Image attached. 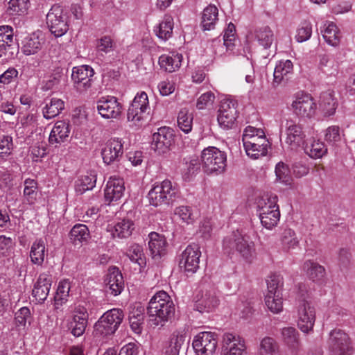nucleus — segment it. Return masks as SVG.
Instances as JSON below:
<instances>
[{
  "label": "nucleus",
  "mask_w": 355,
  "mask_h": 355,
  "mask_svg": "<svg viewBox=\"0 0 355 355\" xmlns=\"http://www.w3.org/2000/svg\"><path fill=\"white\" fill-rule=\"evenodd\" d=\"M123 154V143L122 139L119 138H112L108 140L101 150V155L106 164L119 161Z\"/></svg>",
  "instance_id": "nucleus-18"
},
{
  "label": "nucleus",
  "mask_w": 355,
  "mask_h": 355,
  "mask_svg": "<svg viewBox=\"0 0 355 355\" xmlns=\"http://www.w3.org/2000/svg\"><path fill=\"white\" fill-rule=\"evenodd\" d=\"M259 216L265 215L275 209H279L276 196H263L257 202Z\"/></svg>",
  "instance_id": "nucleus-45"
},
{
  "label": "nucleus",
  "mask_w": 355,
  "mask_h": 355,
  "mask_svg": "<svg viewBox=\"0 0 355 355\" xmlns=\"http://www.w3.org/2000/svg\"><path fill=\"white\" fill-rule=\"evenodd\" d=\"M89 236V230L87 227L83 224L75 225L71 230L69 234L71 241L75 244L86 241Z\"/></svg>",
  "instance_id": "nucleus-48"
},
{
  "label": "nucleus",
  "mask_w": 355,
  "mask_h": 355,
  "mask_svg": "<svg viewBox=\"0 0 355 355\" xmlns=\"http://www.w3.org/2000/svg\"><path fill=\"white\" fill-rule=\"evenodd\" d=\"M182 59V55L178 53L164 54L159 58V64L165 71L172 73L181 67Z\"/></svg>",
  "instance_id": "nucleus-28"
},
{
  "label": "nucleus",
  "mask_w": 355,
  "mask_h": 355,
  "mask_svg": "<svg viewBox=\"0 0 355 355\" xmlns=\"http://www.w3.org/2000/svg\"><path fill=\"white\" fill-rule=\"evenodd\" d=\"M201 164L207 173H221L227 166L226 154L214 146L206 148L201 154Z\"/></svg>",
  "instance_id": "nucleus-4"
},
{
  "label": "nucleus",
  "mask_w": 355,
  "mask_h": 355,
  "mask_svg": "<svg viewBox=\"0 0 355 355\" xmlns=\"http://www.w3.org/2000/svg\"><path fill=\"white\" fill-rule=\"evenodd\" d=\"M94 69L89 65L75 67L72 69L71 79L80 92L87 90L91 87Z\"/></svg>",
  "instance_id": "nucleus-17"
},
{
  "label": "nucleus",
  "mask_w": 355,
  "mask_h": 355,
  "mask_svg": "<svg viewBox=\"0 0 355 355\" xmlns=\"http://www.w3.org/2000/svg\"><path fill=\"white\" fill-rule=\"evenodd\" d=\"M219 299L214 290L207 291L202 294L195 305L196 309L200 312H211L219 305Z\"/></svg>",
  "instance_id": "nucleus-25"
},
{
  "label": "nucleus",
  "mask_w": 355,
  "mask_h": 355,
  "mask_svg": "<svg viewBox=\"0 0 355 355\" xmlns=\"http://www.w3.org/2000/svg\"><path fill=\"white\" fill-rule=\"evenodd\" d=\"M134 228V223L131 220L123 219L115 224L112 234L114 238L125 239L132 234Z\"/></svg>",
  "instance_id": "nucleus-39"
},
{
  "label": "nucleus",
  "mask_w": 355,
  "mask_h": 355,
  "mask_svg": "<svg viewBox=\"0 0 355 355\" xmlns=\"http://www.w3.org/2000/svg\"><path fill=\"white\" fill-rule=\"evenodd\" d=\"M336 105L337 103L332 92L327 91L321 94L319 107L324 116L333 115L336 110Z\"/></svg>",
  "instance_id": "nucleus-34"
},
{
  "label": "nucleus",
  "mask_w": 355,
  "mask_h": 355,
  "mask_svg": "<svg viewBox=\"0 0 355 355\" xmlns=\"http://www.w3.org/2000/svg\"><path fill=\"white\" fill-rule=\"evenodd\" d=\"M105 282L110 293L114 296L121 294L124 288L123 277L121 271L116 267L109 268Z\"/></svg>",
  "instance_id": "nucleus-23"
},
{
  "label": "nucleus",
  "mask_w": 355,
  "mask_h": 355,
  "mask_svg": "<svg viewBox=\"0 0 355 355\" xmlns=\"http://www.w3.org/2000/svg\"><path fill=\"white\" fill-rule=\"evenodd\" d=\"M15 323L18 327H22L23 328H25L27 323L31 324L32 316L30 309L26 306H24L19 309L15 313Z\"/></svg>",
  "instance_id": "nucleus-60"
},
{
  "label": "nucleus",
  "mask_w": 355,
  "mask_h": 355,
  "mask_svg": "<svg viewBox=\"0 0 355 355\" xmlns=\"http://www.w3.org/2000/svg\"><path fill=\"white\" fill-rule=\"evenodd\" d=\"M254 39L263 49H269L275 40L273 31L269 26L257 28L254 32Z\"/></svg>",
  "instance_id": "nucleus-32"
},
{
  "label": "nucleus",
  "mask_w": 355,
  "mask_h": 355,
  "mask_svg": "<svg viewBox=\"0 0 355 355\" xmlns=\"http://www.w3.org/2000/svg\"><path fill=\"white\" fill-rule=\"evenodd\" d=\"M125 186L123 179L111 177L105 189V200L110 204L120 200L124 194Z\"/></svg>",
  "instance_id": "nucleus-22"
},
{
  "label": "nucleus",
  "mask_w": 355,
  "mask_h": 355,
  "mask_svg": "<svg viewBox=\"0 0 355 355\" xmlns=\"http://www.w3.org/2000/svg\"><path fill=\"white\" fill-rule=\"evenodd\" d=\"M70 288L71 286L69 280L61 281L57 288L55 300L56 302L60 301L61 304L65 302L69 295Z\"/></svg>",
  "instance_id": "nucleus-62"
},
{
  "label": "nucleus",
  "mask_w": 355,
  "mask_h": 355,
  "mask_svg": "<svg viewBox=\"0 0 355 355\" xmlns=\"http://www.w3.org/2000/svg\"><path fill=\"white\" fill-rule=\"evenodd\" d=\"M51 275L40 274L33 289V295L38 303H42L47 298L51 286Z\"/></svg>",
  "instance_id": "nucleus-24"
},
{
  "label": "nucleus",
  "mask_w": 355,
  "mask_h": 355,
  "mask_svg": "<svg viewBox=\"0 0 355 355\" xmlns=\"http://www.w3.org/2000/svg\"><path fill=\"white\" fill-rule=\"evenodd\" d=\"M143 311L144 309L140 307L139 309H137L136 311H132L129 315L130 327L132 330L135 334H141L143 329V324L144 320Z\"/></svg>",
  "instance_id": "nucleus-51"
},
{
  "label": "nucleus",
  "mask_w": 355,
  "mask_h": 355,
  "mask_svg": "<svg viewBox=\"0 0 355 355\" xmlns=\"http://www.w3.org/2000/svg\"><path fill=\"white\" fill-rule=\"evenodd\" d=\"M148 237V247L153 257L162 255L166 246V241L164 236L153 232L149 234Z\"/></svg>",
  "instance_id": "nucleus-33"
},
{
  "label": "nucleus",
  "mask_w": 355,
  "mask_h": 355,
  "mask_svg": "<svg viewBox=\"0 0 355 355\" xmlns=\"http://www.w3.org/2000/svg\"><path fill=\"white\" fill-rule=\"evenodd\" d=\"M293 65L291 60H282L276 65L274 71V79L272 85L277 87L284 80H287L293 73Z\"/></svg>",
  "instance_id": "nucleus-30"
},
{
  "label": "nucleus",
  "mask_w": 355,
  "mask_h": 355,
  "mask_svg": "<svg viewBox=\"0 0 355 355\" xmlns=\"http://www.w3.org/2000/svg\"><path fill=\"white\" fill-rule=\"evenodd\" d=\"M96 182V176L94 173L89 172L81 175L76 181L75 189L76 193L83 194L85 191L92 189Z\"/></svg>",
  "instance_id": "nucleus-40"
},
{
  "label": "nucleus",
  "mask_w": 355,
  "mask_h": 355,
  "mask_svg": "<svg viewBox=\"0 0 355 355\" xmlns=\"http://www.w3.org/2000/svg\"><path fill=\"white\" fill-rule=\"evenodd\" d=\"M127 256L131 261L138 263L141 266L144 263L143 248L138 244H133L130 246L127 252Z\"/></svg>",
  "instance_id": "nucleus-58"
},
{
  "label": "nucleus",
  "mask_w": 355,
  "mask_h": 355,
  "mask_svg": "<svg viewBox=\"0 0 355 355\" xmlns=\"http://www.w3.org/2000/svg\"><path fill=\"white\" fill-rule=\"evenodd\" d=\"M173 141V130L168 127H161L153 135L151 148L157 154H164L170 150Z\"/></svg>",
  "instance_id": "nucleus-15"
},
{
  "label": "nucleus",
  "mask_w": 355,
  "mask_h": 355,
  "mask_svg": "<svg viewBox=\"0 0 355 355\" xmlns=\"http://www.w3.org/2000/svg\"><path fill=\"white\" fill-rule=\"evenodd\" d=\"M44 41V35L42 31L33 32L23 40L21 51L26 55H34L42 49Z\"/></svg>",
  "instance_id": "nucleus-21"
},
{
  "label": "nucleus",
  "mask_w": 355,
  "mask_h": 355,
  "mask_svg": "<svg viewBox=\"0 0 355 355\" xmlns=\"http://www.w3.org/2000/svg\"><path fill=\"white\" fill-rule=\"evenodd\" d=\"M260 355H276L279 352V345L275 338L265 336L260 340L258 347Z\"/></svg>",
  "instance_id": "nucleus-44"
},
{
  "label": "nucleus",
  "mask_w": 355,
  "mask_h": 355,
  "mask_svg": "<svg viewBox=\"0 0 355 355\" xmlns=\"http://www.w3.org/2000/svg\"><path fill=\"white\" fill-rule=\"evenodd\" d=\"M265 304L272 313H279L283 310L282 293L266 294Z\"/></svg>",
  "instance_id": "nucleus-47"
},
{
  "label": "nucleus",
  "mask_w": 355,
  "mask_h": 355,
  "mask_svg": "<svg viewBox=\"0 0 355 355\" xmlns=\"http://www.w3.org/2000/svg\"><path fill=\"white\" fill-rule=\"evenodd\" d=\"M69 133V124L64 121H58L51 131L49 142L51 145L60 144L67 140Z\"/></svg>",
  "instance_id": "nucleus-26"
},
{
  "label": "nucleus",
  "mask_w": 355,
  "mask_h": 355,
  "mask_svg": "<svg viewBox=\"0 0 355 355\" xmlns=\"http://www.w3.org/2000/svg\"><path fill=\"white\" fill-rule=\"evenodd\" d=\"M123 311L119 309L106 311L95 323V334L103 336L113 334L123 321Z\"/></svg>",
  "instance_id": "nucleus-5"
},
{
  "label": "nucleus",
  "mask_w": 355,
  "mask_h": 355,
  "mask_svg": "<svg viewBox=\"0 0 355 355\" xmlns=\"http://www.w3.org/2000/svg\"><path fill=\"white\" fill-rule=\"evenodd\" d=\"M88 318V312L84 306L77 305L75 306L70 322L71 332L74 336L79 337L84 334L87 325Z\"/></svg>",
  "instance_id": "nucleus-19"
},
{
  "label": "nucleus",
  "mask_w": 355,
  "mask_h": 355,
  "mask_svg": "<svg viewBox=\"0 0 355 355\" xmlns=\"http://www.w3.org/2000/svg\"><path fill=\"white\" fill-rule=\"evenodd\" d=\"M315 309L312 304L304 297L299 301L297 306V327L304 333L313 331L315 322Z\"/></svg>",
  "instance_id": "nucleus-8"
},
{
  "label": "nucleus",
  "mask_w": 355,
  "mask_h": 355,
  "mask_svg": "<svg viewBox=\"0 0 355 355\" xmlns=\"http://www.w3.org/2000/svg\"><path fill=\"white\" fill-rule=\"evenodd\" d=\"M37 182L34 180L26 179L24 181V196L28 204L35 203L37 198Z\"/></svg>",
  "instance_id": "nucleus-57"
},
{
  "label": "nucleus",
  "mask_w": 355,
  "mask_h": 355,
  "mask_svg": "<svg viewBox=\"0 0 355 355\" xmlns=\"http://www.w3.org/2000/svg\"><path fill=\"white\" fill-rule=\"evenodd\" d=\"M327 152L324 144L320 141H313L309 147L306 148L307 154L313 158H320Z\"/></svg>",
  "instance_id": "nucleus-61"
},
{
  "label": "nucleus",
  "mask_w": 355,
  "mask_h": 355,
  "mask_svg": "<svg viewBox=\"0 0 355 355\" xmlns=\"http://www.w3.org/2000/svg\"><path fill=\"white\" fill-rule=\"evenodd\" d=\"M293 112L298 116L311 118L316 111V103L311 95L297 93L291 104Z\"/></svg>",
  "instance_id": "nucleus-11"
},
{
  "label": "nucleus",
  "mask_w": 355,
  "mask_h": 355,
  "mask_svg": "<svg viewBox=\"0 0 355 355\" xmlns=\"http://www.w3.org/2000/svg\"><path fill=\"white\" fill-rule=\"evenodd\" d=\"M322 36L326 42L333 46L340 44L341 34L336 25L333 22H328L324 25Z\"/></svg>",
  "instance_id": "nucleus-42"
},
{
  "label": "nucleus",
  "mask_w": 355,
  "mask_h": 355,
  "mask_svg": "<svg viewBox=\"0 0 355 355\" xmlns=\"http://www.w3.org/2000/svg\"><path fill=\"white\" fill-rule=\"evenodd\" d=\"M277 180L285 184H291L292 178L288 166L282 162H279L275 167Z\"/></svg>",
  "instance_id": "nucleus-59"
},
{
  "label": "nucleus",
  "mask_w": 355,
  "mask_h": 355,
  "mask_svg": "<svg viewBox=\"0 0 355 355\" xmlns=\"http://www.w3.org/2000/svg\"><path fill=\"white\" fill-rule=\"evenodd\" d=\"M222 355H248L245 339L236 333L225 332L221 340Z\"/></svg>",
  "instance_id": "nucleus-6"
},
{
  "label": "nucleus",
  "mask_w": 355,
  "mask_h": 355,
  "mask_svg": "<svg viewBox=\"0 0 355 355\" xmlns=\"http://www.w3.org/2000/svg\"><path fill=\"white\" fill-rule=\"evenodd\" d=\"M185 334L182 331H175L165 347V355H179L180 349L185 341Z\"/></svg>",
  "instance_id": "nucleus-36"
},
{
  "label": "nucleus",
  "mask_w": 355,
  "mask_h": 355,
  "mask_svg": "<svg viewBox=\"0 0 355 355\" xmlns=\"http://www.w3.org/2000/svg\"><path fill=\"white\" fill-rule=\"evenodd\" d=\"M281 334L284 342L287 345L293 352H297L300 347L299 340V334L297 330L292 327H284L281 331Z\"/></svg>",
  "instance_id": "nucleus-35"
},
{
  "label": "nucleus",
  "mask_w": 355,
  "mask_h": 355,
  "mask_svg": "<svg viewBox=\"0 0 355 355\" xmlns=\"http://www.w3.org/2000/svg\"><path fill=\"white\" fill-rule=\"evenodd\" d=\"M29 0H10L7 8L11 15H23L28 8Z\"/></svg>",
  "instance_id": "nucleus-54"
},
{
  "label": "nucleus",
  "mask_w": 355,
  "mask_h": 355,
  "mask_svg": "<svg viewBox=\"0 0 355 355\" xmlns=\"http://www.w3.org/2000/svg\"><path fill=\"white\" fill-rule=\"evenodd\" d=\"M175 194V189L171 181L165 180L155 185L148 192V198L150 205L157 207L168 204Z\"/></svg>",
  "instance_id": "nucleus-9"
},
{
  "label": "nucleus",
  "mask_w": 355,
  "mask_h": 355,
  "mask_svg": "<svg viewBox=\"0 0 355 355\" xmlns=\"http://www.w3.org/2000/svg\"><path fill=\"white\" fill-rule=\"evenodd\" d=\"M15 41L13 38L12 28L9 26H0V58L7 53L12 55Z\"/></svg>",
  "instance_id": "nucleus-27"
},
{
  "label": "nucleus",
  "mask_w": 355,
  "mask_h": 355,
  "mask_svg": "<svg viewBox=\"0 0 355 355\" xmlns=\"http://www.w3.org/2000/svg\"><path fill=\"white\" fill-rule=\"evenodd\" d=\"M96 108L103 118L117 119L122 112V105L114 96L101 98L96 103Z\"/></svg>",
  "instance_id": "nucleus-16"
},
{
  "label": "nucleus",
  "mask_w": 355,
  "mask_h": 355,
  "mask_svg": "<svg viewBox=\"0 0 355 355\" xmlns=\"http://www.w3.org/2000/svg\"><path fill=\"white\" fill-rule=\"evenodd\" d=\"M217 345L216 334L209 331L200 332L192 343L194 355H214Z\"/></svg>",
  "instance_id": "nucleus-10"
},
{
  "label": "nucleus",
  "mask_w": 355,
  "mask_h": 355,
  "mask_svg": "<svg viewBox=\"0 0 355 355\" xmlns=\"http://www.w3.org/2000/svg\"><path fill=\"white\" fill-rule=\"evenodd\" d=\"M280 242L282 249L286 252L296 248L299 245L295 232L290 228L284 230L280 236Z\"/></svg>",
  "instance_id": "nucleus-43"
},
{
  "label": "nucleus",
  "mask_w": 355,
  "mask_h": 355,
  "mask_svg": "<svg viewBox=\"0 0 355 355\" xmlns=\"http://www.w3.org/2000/svg\"><path fill=\"white\" fill-rule=\"evenodd\" d=\"M284 285L283 277L278 274L270 275L267 279V293L273 294L282 293L281 290Z\"/></svg>",
  "instance_id": "nucleus-55"
},
{
  "label": "nucleus",
  "mask_w": 355,
  "mask_h": 355,
  "mask_svg": "<svg viewBox=\"0 0 355 355\" xmlns=\"http://www.w3.org/2000/svg\"><path fill=\"white\" fill-rule=\"evenodd\" d=\"M149 110L150 106L147 94L145 92L137 93L128 110V121L137 125L138 122L143 119L144 114Z\"/></svg>",
  "instance_id": "nucleus-13"
},
{
  "label": "nucleus",
  "mask_w": 355,
  "mask_h": 355,
  "mask_svg": "<svg viewBox=\"0 0 355 355\" xmlns=\"http://www.w3.org/2000/svg\"><path fill=\"white\" fill-rule=\"evenodd\" d=\"M262 225L268 229L272 230L275 227L280 218V212L279 209H275L265 215L259 216Z\"/></svg>",
  "instance_id": "nucleus-52"
},
{
  "label": "nucleus",
  "mask_w": 355,
  "mask_h": 355,
  "mask_svg": "<svg viewBox=\"0 0 355 355\" xmlns=\"http://www.w3.org/2000/svg\"><path fill=\"white\" fill-rule=\"evenodd\" d=\"M64 108V103L62 100L57 98H52L46 101V105L42 112L43 116L46 119H51L57 116Z\"/></svg>",
  "instance_id": "nucleus-38"
},
{
  "label": "nucleus",
  "mask_w": 355,
  "mask_h": 355,
  "mask_svg": "<svg viewBox=\"0 0 355 355\" xmlns=\"http://www.w3.org/2000/svg\"><path fill=\"white\" fill-rule=\"evenodd\" d=\"M174 215L179 218L182 223L192 225L196 220L197 216L189 206H179L174 209Z\"/></svg>",
  "instance_id": "nucleus-46"
},
{
  "label": "nucleus",
  "mask_w": 355,
  "mask_h": 355,
  "mask_svg": "<svg viewBox=\"0 0 355 355\" xmlns=\"http://www.w3.org/2000/svg\"><path fill=\"white\" fill-rule=\"evenodd\" d=\"M270 146H262L258 147L256 144L247 143L243 145L246 155L252 159H257L261 157L266 156Z\"/></svg>",
  "instance_id": "nucleus-53"
},
{
  "label": "nucleus",
  "mask_w": 355,
  "mask_h": 355,
  "mask_svg": "<svg viewBox=\"0 0 355 355\" xmlns=\"http://www.w3.org/2000/svg\"><path fill=\"white\" fill-rule=\"evenodd\" d=\"M342 132L337 125H331L326 129L324 133V139L330 144H336L341 140Z\"/></svg>",
  "instance_id": "nucleus-64"
},
{
  "label": "nucleus",
  "mask_w": 355,
  "mask_h": 355,
  "mask_svg": "<svg viewBox=\"0 0 355 355\" xmlns=\"http://www.w3.org/2000/svg\"><path fill=\"white\" fill-rule=\"evenodd\" d=\"M174 305L170 296L165 291H159L150 299L147 307L149 323L154 327L161 326L172 316Z\"/></svg>",
  "instance_id": "nucleus-1"
},
{
  "label": "nucleus",
  "mask_w": 355,
  "mask_h": 355,
  "mask_svg": "<svg viewBox=\"0 0 355 355\" xmlns=\"http://www.w3.org/2000/svg\"><path fill=\"white\" fill-rule=\"evenodd\" d=\"M312 35V24L311 22L302 21L296 31L295 40L297 42H304L310 39Z\"/></svg>",
  "instance_id": "nucleus-56"
},
{
  "label": "nucleus",
  "mask_w": 355,
  "mask_h": 355,
  "mask_svg": "<svg viewBox=\"0 0 355 355\" xmlns=\"http://www.w3.org/2000/svg\"><path fill=\"white\" fill-rule=\"evenodd\" d=\"M46 247L42 239L35 240L31 245L30 251L31 261L33 264L41 266L46 257Z\"/></svg>",
  "instance_id": "nucleus-37"
},
{
  "label": "nucleus",
  "mask_w": 355,
  "mask_h": 355,
  "mask_svg": "<svg viewBox=\"0 0 355 355\" xmlns=\"http://www.w3.org/2000/svg\"><path fill=\"white\" fill-rule=\"evenodd\" d=\"M235 26L232 23H230L224 31V45L228 51H232L233 47L234 46V42L235 41Z\"/></svg>",
  "instance_id": "nucleus-63"
},
{
  "label": "nucleus",
  "mask_w": 355,
  "mask_h": 355,
  "mask_svg": "<svg viewBox=\"0 0 355 355\" xmlns=\"http://www.w3.org/2000/svg\"><path fill=\"white\" fill-rule=\"evenodd\" d=\"M223 248L229 254L237 252L246 260L250 259L254 252V242L249 236L242 234L239 231L227 236L223 240Z\"/></svg>",
  "instance_id": "nucleus-2"
},
{
  "label": "nucleus",
  "mask_w": 355,
  "mask_h": 355,
  "mask_svg": "<svg viewBox=\"0 0 355 355\" xmlns=\"http://www.w3.org/2000/svg\"><path fill=\"white\" fill-rule=\"evenodd\" d=\"M218 21V9L212 4L207 6L202 12L201 26L203 31H211L215 28Z\"/></svg>",
  "instance_id": "nucleus-29"
},
{
  "label": "nucleus",
  "mask_w": 355,
  "mask_h": 355,
  "mask_svg": "<svg viewBox=\"0 0 355 355\" xmlns=\"http://www.w3.org/2000/svg\"><path fill=\"white\" fill-rule=\"evenodd\" d=\"M286 143L292 148H297L304 144L305 134L300 123L289 120L285 125Z\"/></svg>",
  "instance_id": "nucleus-20"
},
{
  "label": "nucleus",
  "mask_w": 355,
  "mask_h": 355,
  "mask_svg": "<svg viewBox=\"0 0 355 355\" xmlns=\"http://www.w3.org/2000/svg\"><path fill=\"white\" fill-rule=\"evenodd\" d=\"M218 112L219 125L223 129L232 128L237 117L236 103L230 98L223 99Z\"/></svg>",
  "instance_id": "nucleus-12"
},
{
  "label": "nucleus",
  "mask_w": 355,
  "mask_h": 355,
  "mask_svg": "<svg viewBox=\"0 0 355 355\" xmlns=\"http://www.w3.org/2000/svg\"><path fill=\"white\" fill-rule=\"evenodd\" d=\"M318 67L321 72L327 76H336L338 73L337 64L326 55L320 57Z\"/></svg>",
  "instance_id": "nucleus-49"
},
{
  "label": "nucleus",
  "mask_w": 355,
  "mask_h": 355,
  "mask_svg": "<svg viewBox=\"0 0 355 355\" xmlns=\"http://www.w3.org/2000/svg\"><path fill=\"white\" fill-rule=\"evenodd\" d=\"M327 343L329 352L333 355H345L353 352L348 334L339 329L330 331Z\"/></svg>",
  "instance_id": "nucleus-7"
},
{
  "label": "nucleus",
  "mask_w": 355,
  "mask_h": 355,
  "mask_svg": "<svg viewBox=\"0 0 355 355\" xmlns=\"http://www.w3.org/2000/svg\"><path fill=\"white\" fill-rule=\"evenodd\" d=\"M302 270L307 277L313 281L322 279L325 274L324 268L311 260H307L304 263Z\"/></svg>",
  "instance_id": "nucleus-41"
},
{
  "label": "nucleus",
  "mask_w": 355,
  "mask_h": 355,
  "mask_svg": "<svg viewBox=\"0 0 355 355\" xmlns=\"http://www.w3.org/2000/svg\"><path fill=\"white\" fill-rule=\"evenodd\" d=\"M178 125L184 133H189L192 130L193 114L189 111L183 108L180 110L178 115Z\"/></svg>",
  "instance_id": "nucleus-50"
},
{
  "label": "nucleus",
  "mask_w": 355,
  "mask_h": 355,
  "mask_svg": "<svg viewBox=\"0 0 355 355\" xmlns=\"http://www.w3.org/2000/svg\"><path fill=\"white\" fill-rule=\"evenodd\" d=\"M201 252L198 244L189 245L182 252L179 266L186 272L194 273L199 268Z\"/></svg>",
  "instance_id": "nucleus-14"
},
{
  "label": "nucleus",
  "mask_w": 355,
  "mask_h": 355,
  "mask_svg": "<svg viewBox=\"0 0 355 355\" xmlns=\"http://www.w3.org/2000/svg\"><path fill=\"white\" fill-rule=\"evenodd\" d=\"M174 26L173 18L171 15H165L162 20L154 28L156 35L164 41L172 37Z\"/></svg>",
  "instance_id": "nucleus-31"
},
{
  "label": "nucleus",
  "mask_w": 355,
  "mask_h": 355,
  "mask_svg": "<svg viewBox=\"0 0 355 355\" xmlns=\"http://www.w3.org/2000/svg\"><path fill=\"white\" fill-rule=\"evenodd\" d=\"M46 20L50 32L56 37H62L69 30L68 12L58 4L51 8Z\"/></svg>",
  "instance_id": "nucleus-3"
}]
</instances>
